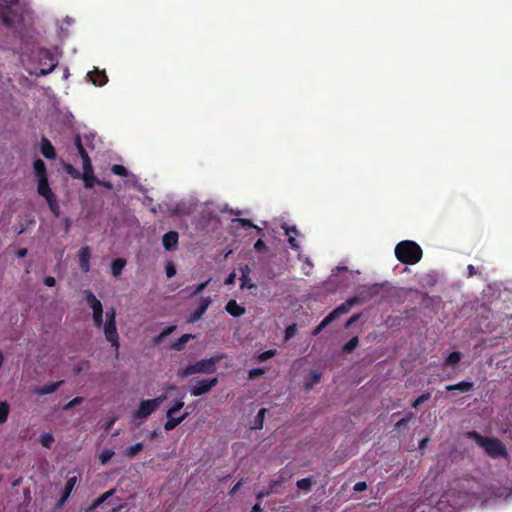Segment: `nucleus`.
Instances as JSON below:
<instances>
[{"label": "nucleus", "instance_id": "25", "mask_svg": "<svg viewBox=\"0 0 512 512\" xmlns=\"http://www.w3.org/2000/svg\"><path fill=\"white\" fill-rule=\"evenodd\" d=\"M194 338L192 334H183L176 342L172 343L171 349L174 351H182L185 344Z\"/></svg>", "mask_w": 512, "mask_h": 512}, {"label": "nucleus", "instance_id": "22", "mask_svg": "<svg viewBox=\"0 0 512 512\" xmlns=\"http://www.w3.org/2000/svg\"><path fill=\"white\" fill-rule=\"evenodd\" d=\"M474 387V384L473 382H469V381H461L457 384H450V385H447L446 386V390L447 391H454V390H458L460 392H463V393H466V392H469L473 389Z\"/></svg>", "mask_w": 512, "mask_h": 512}, {"label": "nucleus", "instance_id": "51", "mask_svg": "<svg viewBox=\"0 0 512 512\" xmlns=\"http://www.w3.org/2000/svg\"><path fill=\"white\" fill-rule=\"evenodd\" d=\"M296 325L293 324V325H290L288 326L286 329H285V339L286 340H289L291 339L292 337L295 336V333H296Z\"/></svg>", "mask_w": 512, "mask_h": 512}, {"label": "nucleus", "instance_id": "29", "mask_svg": "<svg viewBox=\"0 0 512 512\" xmlns=\"http://www.w3.org/2000/svg\"><path fill=\"white\" fill-rule=\"evenodd\" d=\"M461 360V353L458 351L451 352L444 361L445 366H455Z\"/></svg>", "mask_w": 512, "mask_h": 512}, {"label": "nucleus", "instance_id": "46", "mask_svg": "<svg viewBox=\"0 0 512 512\" xmlns=\"http://www.w3.org/2000/svg\"><path fill=\"white\" fill-rule=\"evenodd\" d=\"M248 267H246V271H243V274L240 278L241 281V288L248 287V288H254V284H249L250 278L248 276Z\"/></svg>", "mask_w": 512, "mask_h": 512}, {"label": "nucleus", "instance_id": "57", "mask_svg": "<svg viewBox=\"0 0 512 512\" xmlns=\"http://www.w3.org/2000/svg\"><path fill=\"white\" fill-rule=\"evenodd\" d=\"M360 316H361V314H359V313L358 314H354L353 316H351L349 318V320L347 321V323H346V327H349L350 325H352L353 323L358 321Z\"/></svg>", "mask_w": 512, "mask_h": 512}, {"label": "nucleus", "instance_id": "30", "mask_svg": "<svg viewBox=\"0 0 512 512\" xmlns=\"http://www.w3.org/2000/svg\"><path fill=\"white\" fill-rule=\"evenodd\" d=\"M78 479L76 476H69L67 481H66V484H65V488L63 490V494H65L66 496L70 497L76 483H77Z\"/></svg>", "mask_w": 512, "mask_h": 512}, {"label": "nucleus", "instance_id": "47", "mask_svg": "<svg viewBox=\"0 0 512 512\" xmlns=\"http://www.w3.org/2000/svg\"><path fill=\"white\" fill-rule=\"evenodd\" d=\"M254 249L259 253H264L267 251V246L262 239H258L254 244Z\"/></svg>", "mask_w": 512, "mask_h": 512}, {"label": "nucleus", "instance_id": "7", "mask_svg": "<svg viewBox=\"0 0 512 512\" xmlns=\"http://www.w3.org/2000/svg\"><path fill=\"white\" fill-rule=\"evenodd\" d=\"M164 400V395H160L154 399L142 400L139 404L138 409L133 412L132 418L134 420L146 419L159 408V406Z\"/></svg>", "mask_w": 512, "mask_h": 512}, {"label": "nucleus", "instance_id": "41", "mask_svg": "<svg viewBox=\"0 0 512 512\" xmlns=\"http://www.w3.org/2000/svg\"><path fill=\"white\" fill-rule=\"evenodd\" d=\"M332 322V317L328 315L320 322V324L314 329L313 335H318L326 326H328Z\"/></svg>", "mask_w": 512, "mask_h": 512}, {"label": "nucleus", "instance_id": "38", "mask_svg": "<svg viewBox=\"0 0 512 512\" xmlns=\"http://www.w3.org/2000/svg\"><path fill=\"white\" fill-rule=\"evenodd\" d=\"M114 451L111 450V449H104L101 454H100V457H99V460L101 462L102 465H105L106 463H108L111 458L114 456Z\"/></svg>", "mask_w": 512, "mask_h": 512}, {"label": "nucleus", "instance_id": "48", "mask_svg": "<svg viewBox=\"0 0 512 512\" xmlns=\"http://www.w3.org/2000/svg\"><path fill=\"white\" fill-rule=\"evenodd\" d=\"M412 417H413V413H412V412H409V413L407 414V417H405V418H401V419H400V420L395 424L396 428H397V429H400V428H402V427H405V426L408 424V422L410 421V419H411Z\"/></svg>", "mask_w": 512, "mask_h": 512}, {"label": "nucleus", "instance_id": "23", "mask_svg": "<svg viewBox=\"0 0 512 512\" xmlns=\"http://www.w3.org/2000/svg\"><path fill=\"white\" fill-rule=\"evenodd\" d=\"M127 261L124 258H117L111 264V273L114 277H118L122 274Z\"/></svg>", "mask_w": 512, "mask_h": 512}, {"label": "nucleus", "instance_id": "36", "mask_svg": "<svg viewBox=\"0 0 512 512\" xmlns=\"http://www.w3.org/2000/svg\"><path fill=\"white\" fill-rule=\"evenodd\" d=\"M184 406V401L182 398L176 400L174 404L167 410L166 416L175 415L179 410H181Z\"/></svg>", "mask_w": 512, "mask_h": 512}, {"label": "nucleus", "instance_id": "18", "mask_svg": "<svg viewBox=\"0 0 512 512\" xmlns=\"http://www.w3.org/2000/svg\"><path fill=\"white\" fill-rule=\"evenodd\" d=\"M64 381L63 380H60V381H57V382H51V383H47L41 387H38L35 389V394L38 395V396H44V395H47V394H52L54 393L56 390H58L62 385H63Z\"/></svg>", "mask_w": 512, "mask_h": 512}, {"label": "nucleus", "instance_id": "56", "mask_svg": "<svg viewBox=\"0 0 512 512\" xmlns=\"http://www.w3.org/2000/svg\"><path fill=\"white\" fill-rule=\"evenodd\" d=\"M97 184L105 187L108 190H111L113 188V185H112V183L110 181L98 179Z\"/></svg>", "mask_w": 512, "mask_h": 512}, {"label": "nucleus", "instance_id": "49", "mask_svg": "<svg viewBox=\"0 0 512 512\" xmlns=\"http://www.w3.org/2000/svg\"><path fill=\"white\" fill-rule=\"evenodd\" d=\"M165 272H166V276L168 278H172L173 276H175L176 268H175L174 264L171 262H168L165 266Z\"/></svg>", "mask_w": 512, "mask_h": 512}, {"label": "nucleus", "instance_id": "58", "mask_svg": "<svg viewBox=\"0 0 512 512\" xmlns=\"http://www.w3.org/2000/svg\"><path fill=\"white\" fill-rule=\"evenodd\" d=\"M115 493L114 489H111L105 493H103L101 496H99L103 502H105L107 499H109L113 494Z\"/></svg>", "mask_w": 512, "mask_h": 512}, {"label": "nucleus", "instance_id": "24", "mask_svg": "<svg viewBox=\"0 0 512 512\" xmlns=\"http://www.w3.org/2000/svg\"><path fill=\"white\" fill-rule=\"evenodd\" d=\"M33 169H34V173H35L37 179L43 178V177H48L46 165L42 159L37 158L36 160H34Z\"/></svg>", "mask_w": 512, "mask_h": 512}, {"label": "nucleus", "instance_id": "33", "mask_svg": "<svg viewBox=\"0 0 512 512\" xmlns=\"http://www.w3.org/2000/svg\"><path fill=\"white\" fill-rule=\"evenodd\" d=\"M359 339L357 336L352 337L347 343L342 347V351L344 353H351L358 345Z\"/></svg>", "mask_w": 512, "mask_h": 512}, {"label": "nucleus", "instance_id": "37", "mask_svg": "<svg viewBox=\"0 0 512 512\" xmlns=\"http://www.w3.org/2000/svg\"><path fill=\"white\" fill-rule=\"evenodd\" d=\"M90 368V362L87 360L80 361L79 363L75 364L73 367V372L75 375L81 374L84 370Z\"/></svg>", "mask_w": 512, "mask_h": 512}, {"label": "nucleus", "instance_id": "15", "mask_svg": "<svg viewBox=\"0 0 512 512\" xmlns=\"http://www.w3.org/2000/svg\"><path fill=\"white\" fill-rule=\"evenodd\" d=\"M74 145L77 149L78 154L82 158L83 166H85V165L88 166V165L92 164L89 154L82 143V138H81L80 134L75 135Z\"/></svg>", "mask_w": 512, "mask_h": 512}, {"label": "nucleus", "instance_id": "8", "mask_svg": "<svg viewBox=\"0 0 512 512\" xmlns=\"http://www.w3.org/2000/svg\"><path fill=\"white\" fill-rule=\"evenodd\" d=\"M85 299L88 306L92 309V319L93 325L96 328H100L103 325V306L102 303L97 297L90 291L86 290L84 292Z\"/></svg>", "mask_w": 512, "mask_h": 512}, {"label": "nucleus", "instance_id": "39", "mask_svg": "<svg viewBox=\"0 0 512 512\" xmlns=\"http://www.w3.org/2000/svg\"><path fill=\"white\" fill-rule=\"evenodd\" d=\"M235 221H237L242 227L244 228H254L257 230L258 233H260L262 230L257 225L253 224L250 219L245 218H237Z\"/></svg>", "mask_w": 512, "mask_h": 512}, {"label": "nucleus", "instance_id": "2", "mask_svg": "<svg viewBox=\"0 0 512 512\" xmlns=\"http://www.w3.org/2000/svg\"><path fill=\"white\" fill-rule=\"evenodd\" d=\"M378 291L379 288L377 285L368 287L367 289L360 291L357 295L345 300V302H343L338 307H336L332 312H330L328 316L332 317V321H334L339 316L347 314L355 305L363 304L372 299L374 296L377 295Z\"/></svg>", "mask_w": 512, "mask_h": 512}, {"label": "nucleus", "instance_id": "50", "mask_svg": "<svg viewBox=\"0 0 512 512\" xmlns=\"http://www.w3.org/2000/svg\"><path fill=\"white\" fill-rule=\"evenodd\" d=\"M210 280H207L205 282H202L194 287V290L192 291L191 295H198L200 294L209 284Z\"/></svg>", "mask_w": 512, "mask_h": 512}, {"label": "nucleus", "instance_id": "1", "mask_svg": "<svg viewBox=\"0 0 512 512\" xmlns=\"http://www.w3.org/2000/svg\"><path fill=\"white\" fill-rule=\"evenodd\" d=\"M29 10L19 0H0V24L14 33L25 26Z\"/></svg>", "mask_w": 512, "mask_h": 512}, {"label": "nucleus", "instance_id": "60", "mask_svg": "<svg viewBox=\"0 0 512 512\" xmlns=\"http://www.w3.org/2000/svg\"><path fill=\"white\" fill-rule=\"evenodd\" d=\"M28 253V250L26 248H20L17 252H16V256L18 258H24Z\"/></svg>", "mask_w": 512, "mask_h": 512}, {"label": "nucleus", "instance_id": "14", "mask_svg": "<svg viewBox=\"0 0 512 512\" xmlns=\"http://www.w3.org/2000/svg\"><path fill=\"white\" fill-rule=\"evenodd\" d=\"M87 78L91 81L95 86H103L107 83L108 77L105 71H101L98 69H94L87 73Z\"/></svg>", "mask_w": 512, "mask_h": 512}, {"label": "nucleus", "instance_id": "43", "mask_svg": "<svg viewBox=\"0 0 512 512\" xmlns=\"http://www.w3.org/2000/svg\"><path fill=\"white\" fill-rule=\"evenodd\" d=\"M430 397H431V394L429 392H425V393L421 394L418 398H416L413 401L412 407L413 408H417L418 406H420L424 402L428 401L430 399Z\"/></svg>", "mask_w": 512, "mask_h": 512}, {"label": "nucleus", "instance_id": "20", "mask_svg": "<svg viewBox=\"0 0 512 512\" xmlns=\"http://www.w3.org/2000/svg\"><path fill=\"white\" fill-rule=\"evenodd\" d=\"M225 310L233 317H240L245 313V308L240 306L236 300H230L225 306Z\"/></svg>", "mask_w": 512, "mask_h": 512}, {"label": "nucleus", "instance_id": "19", "mask_svg": "<svg viewBox=\"0 0 512 512\" xmlns=\"http://www.w3.org/2000/svg\"><path fill=\"white\" fill-rule=\"evenodd\" d=\"M189 416V412L185 411L181 416L174 417V415L166 416L167 421L164 424V429L166 431H171L175 429L179 424H181L187 417Z\"/></svg>", "mask_w": 512, "mask_h": 512}, {"label": "nucleus", "instance_id": "61", "mask_svg": "<svg viewBox=\"0 0 512 512\" xmlns=\"http://www.w3.org/2000/svg\"><path fill=\"white\" fill-rule=\"evenodd\" d=\"M467 270H468V276H469V277H472V276H474V275H476V274H477V270H476V269H475V267H474L473 265H471V264H470V265H468Z\"/></svg>", "mask_w": 512, "mask_h": 512}, {"label": "nucleus", "instance_id": "4", "mask_svg": "<svg viewBox=\"0 0 512 512\" xmlns=\"http://www.w3.org/2000/svg\"><path fill=\"white\" fill-rule=\"evenodd\" d=\"M395 256L402 264L415 265L421 260L423 251L416 242L403 240L396 245Z\"/></svg>", "mask_w": 512, "mask_h": 512}, {"label": "nucleus", "instance_id": "44", "mask_svg": "<svg viewBox=\"0 0 512 512\" xmlns=\"http://www.w3.org/2000/svg\"><path fill=\"white\" fill-rule=\"evenodd\" d=\"M84 401L83 397H75L63 406V410L68 411Z\"/></svg>", "mask_w": 512, "mask_h": 512}, {"label": "nucleus", "instance_id": "55", "mask_svg": "<svg viewBox=\"0 0 512 512\" xmlns=\"http://www.w3.org/2000/svg\"><path fill=\"white\" fill-rule=\"evenodd\" d=\"M367 489V484L366 482H357L355 485H354V490L357 491V492H362L364 490Z\"/></svg>", "mask_w": 512, "mask_h": 512}, {"label": "nucleus", "instance_id": "63", "mask_svg": "<svg viewBox=\"0 0 512 512\" xmlns=\"http://www.w3.org/2000/svg\"><path fill=\"white\" fill-rule=\"evenodd\" d=\"M68 496H66L65 494L62 493L60 499L58 500V503H57V506L58 507H61L64 505V503L68 500Z\"/></svg>", "mask_w": 512, "mask_h": 512}, {"label": "nucleus", "instance_id": "53", "mask_svg": "<svg viewBox=\"0 0 512 512\" xmlns=\"http://www.w3.org/2000/svg\"><path fill=\"white\" fill-rule=\"evenodd\" d=\"M43 282L48 287H53L56 284V280L53 276H46Z\"/></svg>", "mask_w": 512, "mask_h": 512}, {"label": "nucleus", "instance_id": "54", "mask_svg": "<svg viewBox=\"0 0 512 512\" xmlns=\"http://www.w3.org/2000/svg\"><path fill=\"white\" fill-rule=\"evenodd\" d=\"M235 279H236V273L235 272H231L228 277L225 279L224 283L225 285H232L235 283Z\"/></svg>", "mask_w": 512, "mask_h": 512}, {"label": "nucleus", "instance_id": "21", "mask_svg": "<svg viewBox=\"0 0 512 512\" xmlns=\"http://www.w3.org/2000/svg\"><path fill=\"white\" fill-rule=\"evenodd\" d=\"M282 228L284 229L285 231V234L287 236H289L288 238V242L290 244V247L293 249V250H298L299 249V244L296 240V238L294 236H291V233L297 235L298 234V230L295 226H288L287 224H284L282 226Z\"/></svg>", "mask_w": 512, "mask_h": 512}, {"label": "nucleus", "instance_id": "64", "mask_svg": "<svg viewBox=\"0 0 512 512\" xmlns=\"http://www.w3.org/2000/svg\"><path fill=\"white\" fill-rule=\"evenodd\" d=\"M250 512H262V507L259 502H257L251 509Z\"/></svg>", "mask_w": 512, "mask_h": 512}, {"label": "nucleus", "instance_id": "35", "mask_svg": "<svg viewBox=\"0 0 512 512\" xmlns=\"http://www.w3.org/2000/svg\"><path fill=\"white\" fill-rule=\"evenodd\" d=\"M298 489L303 491H310L312 486V479L310 477L302 478L296 482Z\"/></svg>", "mask_w": 512, "mask_h": 512}, {"label": "nucleus", "instance_id": "34", "mask_svg": "<svg viewBox=\"0 0 512 512\" xmlns=\"http://www.w3.org/2000/svg\"><path fill=\"white\" fill-rule=\"evenodd\" d=\"M39 442L43 447L51 448L54 442V437L51 433H44L40 436Z\"/></svg>", "mask_w": 512, "mask_h": 512}, {"label": "nucleus", "instance_id": "13", "mask_svg": "<svg viewBox=\"0 0 512 512\" xmlns=\"http://www.w3.org/2000/svg\"><path fill=\"white\" fill-rule=\"evenodd\" d=\"M90 257L91 251L88 246L81 247L78 252L79 258V267L83 273H88L90 271Z\"/></svg>", "mask_w": 512, "mask_h": 512}, {"label": "nucleus", "instance_id": "9", "mask_svg": "<svg viewBox=\"0 0 512 512\" xmlns=\"http://www.w3.org/2000/svg\"><path fill=\"white\" fill-rule=\"evenodd\" d=\"M218 384V378L213 377L210 379H202V380H196L195 384L192 385L190 389V394L192 396L198 397L203 394L208 393L212 390L213 387H215Z\"/></svg>", "mask_w": 512, "mask_h": 512}, {"label": "nucleus", "instance_id": "52", "mask_svg": "<svg viewBox=\"0 0 512 512\" xmlns=\"http://www.w3.org/2000/svg\"><path fill=\"white\" fill-rule=\"evenodd\" d=\"M264 373H265V370L263 368L251 369L249 371V377L250 378H255L257 376L263 375Z\"/></svg>", "mask_w": 512, "mask_h": 512}, {"label": "nucleus", "instance_id": "59", "mask_svg": "<svg viewBox=\"0 0 512 512\" xmlns=\"http://www.w3.org/2000/svg\"><path fill=\"white\" fill-rule=\"evenodd\" d=\"M271 493V491H260L257 493L256 495V499L257 501L260 503L261 500L265 497V496H268L269 494Z\"/></svg>", "mask_w": 512, "mask_h": 512}, {"label": "nucleus", "instance_id": "12", "mask_svg": "<svg viewBox=\"0 0 512 512\" xmlns=\"http://www.w3.org/2000/svg\"><path fill=\"white\" fill-rule=\"evenodd\" d=\"M179 234L176 231H169L162 237V244L166 251H175L178 246Z\"/></svg>", "mask_w": 512, "mask_h": 512}, {"label": "nucleus", "instance_id": "26", "mask_svg": "<svg viewBox=\"0 0 512 512\" xmlns=\"http://www.w3.org/2000/svg\"><path fill=\"white\" fill-rule=\"evenodd\" d=\"M143 443L142 442H138L128 448L125 449L124 451V455L125 457L129 458V459H133L139 452H141L143 450Z\"/></svg>", "mask_w": 512, "mask_h": 512}, {"label": "nucleus", "instance_id": "62", "mask_svg": "<svg viewBox=\"0 0 512 512\" xmlns=\"http://www.w3.org/2000/svg\"><path fill=\"white\" fill-rule=\"evenodd\" d=\"M104 502L102 501V499L100 497H98L97 499L94 500L93 504L91 505V509H96L97 507H99L101 504H103Z\"/></svg>", "mask_w": 512, "mask_h": 512}, {"label": "nucleus", "instance_id": "27", "mask_svg": "<svg viewBox=\"0 0 512 512\" xmlns=\"http://www.w3.org/2000/svg\"><path fill=\"white\" fill-rule=\"evenodd\" d=\"M175 329H176V325L167 326L165 329H163L161 331L160 334H158L157 336H155L153 338L154 344H156V345L160 344L163 341V339L165 337H167L168 335H170L171 333H173Z\"/></svg>", "mask_w": 512, "mask_h": 512}, {"label": "nucleus", "instance_id": "16", "mask_svg": "<svg viewBox=\"0 0 512 512\" xmlns=\"http://www.w3.org/2000/svg\"><path fill=\"white\" fill-rule=\"evenodd\" d=\"M37 192L45 198V200L52 198V196L55 195L49 186L48 177L37 179Z\"/></svg>", "mask_w": 512, "mask_h": 512}, {"label": "nucleus", "instance_id": "10", "mask_svg": "<svg viewBox=\"0 0 512 512\" xmlns=\"http://www.w3.org/2000/svg\"><path fill=\"white\" fill-rule=\"evenodd\" d=\"M210 304H211V298L203 297L199 303V306L188 317L187 322L193 324V323H196L197 321H199L203 317L205 312L207 311Z\"/></svg>", "mask_w": 512, "mask_h": 512}, {"label": "nucleus", "instance_id": "17", "mask_svg": "<svg viewBox=\"0 0 512 512\" xmlns=\"http://www.w3.org/2000/svg\"><path fill=\"white\" fill-rule=\"evenodd\" d=\"M40 151L45 158L50 160H54L57 156L54 146L46 137H42L41 139Z\"/></svg>", "mask_w": 512, "mask_h": 512}, {"label": "nucleus", "instance_id": "5", "mask_svg": "<svg viewBox=\"0 0 512 512\" xmlns=\"http://www.w3.org/2000/svg\"><path fill=\"white\" fill-rule=\"evenodd\" d=\"M221 358L222 356L215 355L209 359H201L193 364L188 365L184 369L179 370L178 376L184 379L198 373L212 374L216 372V364L221 360Z\"/></svg>", "mask_w": 512, "mask_h": 512}, {"label": "nucleus", "instance_id": "32", "mask_svg": "<svg viewBox=\"0 0 512 512\" xmlns=\"http://www.w3.org/2000/svg\"><path fill=\"white\" fill-rule=\"evenodd\" d=\"M265 414H266V409L265 408H261L258 411V413H257V415L255 416V419H254V425H253L254 429H262Z\"/></svg>", "mask_w": 512, "mask_h": 512}, {"label": "nucleus", "instance_id": "45", "mask_svg": "<svg viewBox=\"0 0 512 512\" xmlns=\"http://www.w3.org/2000/svg\"><path fill=\"white\" fill-rule=\"evenodd\" d=\"M276 354V350L275 349H269V350H266L262 353H260L258 355V361L259 362H264L272 357H274Z\"/></svg>", "mask_w": 512, "mask_h": 512}, {"label": "nucleus", "instance_id": "6", "mask_svg": "<svg viewBox=\"0 0 512 512\" xmlns=\"http://www.w3.org/2000/svg\"><path fill=\"white\" fill-rule=\"evenodd\" d=\"M106 320L103 326L104 335L106 340L111 344V346L116 350L118 354L120 342L119 336L116 327V310L111 307L106 311L105 314Z\"/></svg>", "mask_w": 512, "mask_h": 512}, {"label": "nucleus", "instance_id": "3", "mask_svg": "<svg viewBox=\"0 0 512 512\" xmlns=\"http://www.w3.org/2000/svg\"><path fill=\"white\" fill-rule=\"evenodd\" d=\"M468 437L473 439L478 446L482 447L491 458L496 459L508 457L505 445L498 438L485 437L476 431L469 432Z\"/></svg>", "mask_w": 512, "mask_h": 512}, {"label": "nucleus", "instance_id": "28", "mask_svg": "<svg viewBox=\"0 0 512 512\" xmlns=\"http://www.w3.org/2000/svg\"><path fill=\"white\" fill-rule=\"evenodd\" d=\"M10 412V405L7 401L0 402V424L7 421Z\"/></svg>", "mask_w": 512, "mask_h": 512}, {"label": "nucleus", "instance_id": "11", "mask_svg": "<svg viewBox=\"0 0 512 512\" xmlns=\"http://www.w3.org/2000/svg\"><path fill=\"white\" fill-rule=\"evenodd\" d=\"M80 179H83L86 189H91L97 184L98 178L94 175L92 164L83 166V173H81Z\"/></svg>", "mask_w": 512, "mask_h": 512}, {"label": "nucleus", "instance_id": "42", "mask_svg": "<svg viewBox=\"0 0 512 512\" xmlns=\"http://www.w3.org/2000/svg\"><path fill=\"white\" fill-rule=\"evenodd\" d=\"M67 174H69L73 179H80L81 173L79 170H77L73 165L66 164L64 167Z\"/></svg>", "mask_w": 512, "mask_h": 512}, {"label": "nucleus", "instance_id": "31", "mask_svg": "<svg viewBox=\"0 0 512 512\" xmlns=\"http://www.w3.org/2000/svg\"><path fill=\"white\" fill-rule=\"evenodd\" d=\"M46 201L48 203L49 209L52 212V214L55 217H59L60 216V207H59L58 201L56 199V196L54 195V196H52V198H49Z\"/></svg>", "mask_w": 512, "mask_h": 512}, {"label": "nucleus", "instance_id": "40", "mask_svg": "<svg viewBox=\"0 0 512 512\" xmlns=\"http://www.w3.org/2000/svg\"><path fill=\"white\" fill-rule=\"evenodd\" d=\"M111 171L113 174L118 175V176H122V177L128 176V170L123 165L114 164L111 167Z\"/></svg>", "mask_w": 512, "mask_h": 512}]
</instances>
